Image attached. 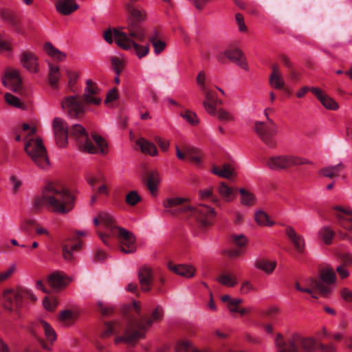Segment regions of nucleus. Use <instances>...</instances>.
I'll list each match as a JSON object with an SVG mask.
<instances>
[{
  "label": "nucleus",
  "mask_w": 352,
  "mask_h": 352,
  "mask_svg": "<svg viewBox=\"0 0 352 352\" xmlns=\"http://www.w3.org/2000/svg\"><path fill=\"white\" fill-rule=\"evenodd\" d=\"M74 205V197L61 184L56 182L47 184L41 196L33 199L32 208L40 210L43 206L56 214L69 212Z\"/></svg>",
  "instance_id": "nucleus-1"
},
{
  "label": "nucleus",
  "mask_w": 352,
  "mask_h": 352,
  "mask_svg": "<svg viewBox=\"0 0 352 352\" xmlns=\"http://www.w3.org/2000/svg\"><path fill=\"white\" fill-rule=\"evenodd\" d=\"M164 316L163 309L158 305L152 311L150 318H142L133 320L124 331V336H117L115 344L124 342L128 344H133L138 339L144 337L146 331L154 323L160 321Z\"/></svg>",
  "instance_id": "nucleus-2"
},
{
  "label": "nucleus",
  "mask_w": 352,
  "mask_h": 352,
  "mask_svg": "<svg viewBox=\"0 0 352 352\" xmlns=\"http://www.w3.org/2000/svg\"><path fill=\"white\" fill-rule=\"evenodd\" d=\"M103 37L109 44H111L115 41L117 45L122 49L133 50L139 58L147 56L150 51L148 44L144 45L138 44L135 42L137 40L131 37L126 32H124L116 28L109 29L105 31Z\"/></svg>",
  "instance_id": "nucleus-3"
},
{
  "label": "nucleus",
  "mask_w": 352,
  "mask_h": 352,
  "mask_svg": "<svg viewBox=\"0 0 352 352\" xmlns=\"http://www.w3.org/2000/svg\"><path fill=\"white\" fill-rule=\"evenodd\" d=\"M25 151L40 168L47 170L50 166L47 151L41 138L27 135L24 139Z\"/></svg>",
  "instance_id": "nucleus-4"
},
{
  "label": "nucleus",
  "mask_w": 352,
  "mask_h": 352,
  "mask_svg": "<svg viewBox=\"0 0 352 352\" xmlns=\"http://www.w3.org/2000/svg\"><path fill=\"white\" fill-rule=\"evenodd\" d=\"M130 14L128 25L124 28L128 34L137 41L143 42L146 38V30L141 23L146 19V14L143 9L132 4L127 6Z\"/></svg>",
  "instance_id": "nucleus-5"
},
{
  "label": "nucleus",
  "mask_w": 352,
  "mask_h": 352,
  "mask_svg": "<svg viewBox=\"0 0 352 352\" xmlns=\"http://www.w3.org/2000/svg\"><path fill=\"white\" fill-rule=\"evenodd\" d=\"M267 118V122L257 121L254 124V131L261 140L269 148H274L276 146L275 135L277 134V126L273 120L268 118L267 113L265 112Z\"/></svg>",
  "instance_id": "nucleus-6"
},
{
  "label": "nucleus",
  "mask_w": 352,
  "mask_h": 352,
  "mask_svg": "<svg viewBox=\"0 0 352 352\" xmlns=\"http://www.w3.org/2000/svg\"><path fill=\"white\" fill-rule=\"evenodd\" d=\"M307 159L292 155H276L271 157L267 161V166L272 170H282L292 166L311 164Z\"/></svg>",
  "instance_id": "nucleus-7"
},
{
  "label": "nucleus",
  "mask_w": 352,
  "mask_h": 352,
  "mask_svg": "<svg viewBox=\"0 0 352 352\" xmlns=\"http://www.w3.org/2000/svg\"><path fill=\"white\" fill-rule=\"evenodd\" d=\"M31 331L32 335L37 338L41 346L47 350L51 351L52 348L49 346L43 339L39 337V333L43 332L46 340L53 343L56 340V333L52 327L46 321L38 320L35 321L32 326Z\"/></svg>",
  "instance_id": "nucleus-8"
},
{
  "label": "nucleus",
  "mask_w": 352,
  "mask_h": 352,
  "mask_svg": "<svg viewBox=\"0 0 352 352\" xmlns=\"http://www.w3.org/2000/svg\"><path fill=\"white\" fill-rule=\"evenodd\" d=\"M320 284V296L329 297L335 289L337 276L335 270L330 267H325L320 270L319 278Z\"/></svg>",
  "instance_id": "nucleus-9"
},
{
  "label": "nucleus",
  "mask_w": 352,
  "mask_h": 352,
  "mask_svg": "<svg viewBox=\"0 0 352 352\" xmlns=\"http://www.w3.org/2000/svg\"><path fill=\"white\" fill-rule=\"evenodd\" d=\"M69 134L74 136L79 148L89 153H96L97 150L91 140L89 138L85 129L80 124H74L70 129Z\"/></svg>",
  "instance_id": "nucleus-10"
},
{
  "label": "nucleus",
  "mask_w": 352,
  "mask_h": 352,
  "mask_svg": "<svg viewBox=\"0 0 352 352\" xmlns=\"http://www.w3.org/2000/svg\"><path fill=\"white\" fill-rule=\"evenodd\" d=\"M63 110L71 118H79L85 111V104L78 96H69L63 98L61 102Z\"/></svg>",
  "instance_id": "nucleus-11"
},
{
  "label": "nucleus",
  "mask_w": 352,
  "mask_h": 352,
  "mask_svg": "<svg viewBox=\"0 0 352 352\" xmlns=\"http://www.w3.org/2000/svg\"><path fill=\"white\" fill-rule=\"evenodd\" d=\"M217 60L221 63H224L226 58H228L230 61L237 64L244 70L248 71L249 69L245 54L239 48H228L224 52L219 53L217 56Z\"/></svg>",
  "instance_id": "nucleus-12"
},
{
  "label": "nucleus",
  "mask_w": 352,
  "mask_h": 352,
  "mask_svg": "<svg viewBox=\"0 0 352 352\" xmlns=\"http://www.w3.org/2000/svg\"><path fill=\"white\" fill-rule=\"evenodd\" d=\"M113 236L119 240L121 252L124 254H131L136 251V239L131 232L121 228Z\"/></svg>",
  "instance_id": "nucleus-13"
},
{
  "label": "nucleus",
  "mask_w": 352,
  "mask_h": 352,
  "mask_svg": "<svg viewBox=\"0 0 352 352\" xmlns=\"http://www.w3.org/2000/svg\"><path fill=\"white\" fill-rule=\"evenodd\" d=\"M188 201V199L183 197H168L162 203L164 212L172 215L188 212L190 210V207L186 204Z\"/></svg>",
  "instance_id": "nucleus-14"
},
{
  "label": "nucleus",
  "mask_w": 352,
  "mask_h": 352,
  "mask_svg": "<svg viewBox=\"0 0 352 352\" xmlns=\"http://www.w3.org/2000/svg\"><path fill=\"white\" fill-rule=\"evenodd\" d=\"M3 298V307L9 311H16L23 305V300L20 287L4 291Z\"/></svg>",
  "instance_id": "nucleus-15"
},
{
  "label": "nucleus",
  "mask_w": 352,
  "mask_h": 352,
  "mask_svg": "<svg viewBox=\"0 0 352 352\" xmlns=\"http://www.w3.org/2000/svg\"><path fill=\"white\" fill-rule=\"evenodd\" d=\"M100 89L96 82L88 79L86 81V87L82 100L85 104L99 105L102 102V98L100 96Z\"/></svg>",
  "instance_id": "nucleus-16"
},
{
  "label": "nucleus",
  "mask_w": 352,
  "mask_h": 352,
  "mask_svg": "<svg viewBox=\"0 0 352 352\" xmlns=\"http://www.w3.org/2000/svg\"><path fill=\"white\" fill-rule=\"evenodd\" d=\"M295 288L299 292L310 294L314 298H318V295L320 296L321 287L317 278L309 277L302 280L301 282L297 281L295 283Z\"/></svg>",
  "instance_id": "nucleus-17"
},
{
  "label": "nucleus",
  "mask_w": 352,
  "mask_h": 352,
  "mask_svg": "<svg viewBox=\"0 0 352 352\" xmlns=\"http://www.w3.org/2000/svg\"><path fill=\"white\" fill-rule=\"evenodd\" d=\"M189 211L204 226L210 225L216 214L214 208L206 204H199L193 209L190 208Z\"/></svg>",
  "instance_id": "nucleus-18"
},
{
  "label": "nucleus",
  "mask_w": 352,
  "mask_h": 352,
  "mask_svg": "<svg viewBox=\"0 0 352 352\" xmlns=\"http://www.w3.org/2000/svg\"><path fill=\"white\" fill-rule=\"evenodd\" d=\"M52 126L56 141L59 147H64L67 144L68 128L66 122L60 118H55Z\"/></svg>",
  "instance_id": "nucleus-19"
},
{
  "label": "nucleus",
  "mask_w": 352,
  "mask_h": 352,
  "mask_svg": "<svg viewBox=\"0 0 352 352\" xmlns=\"http://www.w3.org/2000/svg\"><path fill=\"white\" fill-rule=\"evenodd\" d=\"M95 226L102 225L113 236L121 227L117 226L114 217L108 212H100L94 219Z\"/></svg>",
  "instance_id": "nucleus-20"
},
{
  "label": "nucleus",
  "mask_w": 352,
  "mask_h": 352,
  "mask_svg": "<svg viewBox=\"0 0 352 352\" xmlns=\"http://www.w3.org/2000/svg\"><path fill=\"white\" fill-rule=\"evenodd\" d=\"M3 83L14 92L20 91L22 80L19 71L14 68H8L3 77Z\"/></svg>",
  "instance_id": "nucleus-21"
},
{
  "label": "nucleus",
  "mask_w": 352,
  "mask_h": 352,
  "mask_svg": "<svg viewBox=\"0 0 352 352\" xmlns=\"http://www.w3.org/2000/svg\"><path fill=\"white\" fill-rule=\"evenodd\" d=\"M138 280L142 291L148 292L151 289L153 277L152 270L149 266L144 265L139 269Z\"/></svg>",
  "instance_id": "nucleus-22"
},
{
  "label": "nucleus",
  "mask_w": 352,
  "mask_h": 352,
  "mask_svg": "<svg viewBox=\"0 0 352 352\" xmlns=\"http://www.w3.org/2000/svg\"><path fill=\"white\" fill-rule=\"evenodd\" d=\"M334 209L339 212L337 214V217L339 221L340 225L352 232V211L348 208H344L341 206H336Z\"/></svg>",
  "instance_id": "nucleus-23"
},
{
  "label": "nucleus",
  "mask_w": 352,
  "mask_h": 352,
  "mask_svg": "<svg viewBox=\"0 0 352 352\" xmlns=\"http://www.w3.org/2000/svg\"><path fill=\"white\" fill-rule=\"evenodd\" d=\"M168 270L175 274L186 278H190L195 274V268L190 265L179 264L174 265L172 262H169L167 265Z\"/></svg>",
  "instance_id": "nucleus-24"
},
{
  "label": "nucleus",
  "mask_w": 352,
  "mask_h": 352,
  "mask_svg": "<svg viewBox=\"0 0 352 352\" xmlns=\"http://www.w3.org/2000/svg\"><path fill=\"white\" fill-rule=\"evenodd\" d=\"M36 56L31 52H23L21 56L22 66L30 72L36 73L38 70Z\"/></svg>",
  "instance_id": "nucleus-25"
},
{
  "label": "nucleus",
  "mask_w": 352,
  "mask_h": 352,
  "mask_svg": "<svg viewBox=\"0 0 352 352\" xmlns=\"http://www.w3.org/2000/svg\"><path fill=\"white\" fill-rule=\"evenodd\" d=\"M311 93L317 97L326 109L333 111H336L339 109L338 103L324 94L320 89L313 88L311 89Z\"/></svg>",
  "instance_id": "nucleus-26"
},
{
  "label": "nucleus",
  "mask_w": 352,
  "mask_h": 352,
  "mask_svg": "<svg viewBox=\"0 0 352 352\" xmlns=\"http://www.w3.org/2000/svg\"><path fill=\"white\" fill-rule=\"evenodd\" d=\"M205 95V100L203 105L206 111L212 116L215 115L217 105V96L216 94L210 89L202 92Z\"/></svg>",
  "instance_id": "nucleus-27"
},
{
  "label": "nucleus",
  "mask_w": 352,
  "mask_h": 352,
  "mask_svg": "<svg viewBox=\"0 0 352 352\" xmlns=\"http://www.w3.org/2000/svg\"><path fill=\"white\" fill-rule=\"evenodd\" d=\"M285 234L294 245L296 250L299 253H302L305 248V241L302 236L298 234L291 226L287 227Z\"/></svg>",
  "instance_id": "nucleus-28"
},
{
  "label": "nucleus",
  "mask_w": 352,
  "mask_h": 352,
  "mask_svg": "<svg viewBox=\"0 0 352 352\" xmlns=\"http://www.w3.org/2000/svg\"><path fill=\"white\" fill-rule=\"evenodd\" d=\"M271 87L276 89H283L285 85L278 64L272 66V73L269 79Z\"/></svg>",
  "instance_id": "nucleus-29"
},
{
  "label": "nucleus",
  "mask_w": 352,
  "mask_h": 352,
  "mask_svg": "<svg viewBox=\"0 0 352 352\" xmlns=\"http://www.w3.org/2000/svg\"><path fill=\"white\" fill-rule=\"evenodd\" d=\"M1 16L3 20L11 25L15 32L19 34L23 33L19 19L15 13L9 10H2Z\"/></svg>",
  "instance_id": "nucleus-30"
},
{
  "label": "nucleus",
  "mask_w": 352,
  "mask_h": 352,
  "mask_svg": "<svg viewBox=\"0 0 352 352\" xmlns=\"http://www.w3.org/2000/svg\"><path fill=\"white\" fill-rule=\"evenodd\" d=\"M78 8L74 0H58L56 10L63 15H69Z\"/></svg>",
  "instance_id": "nucleus-31"
},
{
  "label": "nucleus",
  "mask_w": 352,
  "mask_h": 352,
  "mask_svg": "<svg viewBox=\"0 0 352 352\" xmlns=\"http://www.w3.org/2000/svg\"><path fill=\"white\" fill-rule=\"evenodd\" d=\"M48 282L54 289L60 290L66 287L69 281L63 274L56 272L49 276Z\"/></svg>",
  "instance_id": "nucleus-32"
},
{
  "label": "nucleus",
  "mask_w": 352,
  "mask_h": 352,
  "mask_svg": "<svg viewBox=\"0 0 352 352\" xmlns=\"http://www.w3.org/2000/svg\"><path fill=\"white\" fill-rule=\"evenodd\" d=\"M182 150L185 152L186 157H188L192 162L196 165L201 164L202 154L197 148L188 145H184L182 146Z\"/></svg>",
  "instance_id": "nucleus-33"
},
{
  "label": "nucleus",
  "mask_w": 352,
  "mask_h": 352,
  "mask_svg": "<svg viewBox=\"0 0 352 352\" xmlns=\"http://www.w3.org/2000/svg\"><path fill=\"white\" fill-rule=\"evenodd\" d=\"M344 167V166L342 163H340L335 166H326L321 168L318 171V174L322 177L331 179L335 177H338L339 175L340 170L343 169Z\"/></svg>",
  "instance_id": "nucleus-34"
},
{
  "label": "nucleus",
  "mask_w": 352,
  "mask_h": 352,
  "mask_svg": "<svg viewBox=\"0 0 352 352\" xmlns=\"http://www.w3.org/2000/svg\"><path fill=\"white\" fill-rule=\"evenodd\" d=\"M160 180V175L159 173L156 171L151 172L147 178V188L149 190L151 194L153 196H155L157 193Z\"/></svg>",
  "instance_id": "nucleus-35"
},
{
  "label": "nucleus",
  "mask_w": 352,
  "mask_h": 352,
  "mask_svg": "<svg viewBox=\"0 0 352 352\" xmlns=\"http://www.w3.org/2000/svg\"><path fill=\"white\" fill-rule=\"evenodd\" d=\"M217 190L221 197L226 202L232 201L234 199V190L224 182L219 184Z\"/></svg>",
  "instance_id": "nucleus-36"
},
{
  "label": "nucleus",
  "mask_w": 352,
  "mask_h": 352,
  "mask_svg": "<svg viewBox=\"0 0 352 352\" xmlns=\"http://www.w3.org/2000/svg\"><path fill=\"white\" fill-rule=\"evenodd\" d=\"M141 151L146 154H148L151 156H155L157 154V150L155 145L151 143L144 138H140L136 142Z\"/></svg>",
  "instance_id": "nucleus-37"
},
{
  "label": "nucleus",
  "mask_w": 352,
  "mask_h": 352,
  "mask_svg": "<svg viewBox=\"0 0 352 352\" xmlns=\"http://www.w3.org/2000/svg\"><path fill=\"white\" fill-rule=\"evenodd\" d=\"M81 241H78L74 244H70L69 241H67L63 245V254L66 261H71L73 260L72 252L78 250L80 248Z\"/></svg>",
  "instance_id": "nucleus-38"
},
{
  "label": "nucleus",
  "mask_w": 352,
  "mask_h": 352,
  "mask_svg": "<svg viewBox=\"0 0 352 352\" xmlns=\"http://www.w3.org/2000/svg\"><path fill=\"white\" fill-rule=\"evenodd\" d=\"M212 173L221 177L230 179L233 176L234 170L230 164H225L222 167L214 166Z\"/></svg>",
  "instance_id": "nucleus-39"
},
{
  "label": "nucleus",
  "mask_w": 352,
  "mask_h": 352,
  "mask_svg": "<svg viewBox=\"0 0 352 352\" xmlns=\"http://www.w3.org/2000/svg\"><path fill=\"white\" fill-rule=\"evenodd\" d=\"M148 42L152 44L154 48V53L159 55L166 47V43L158 38V34L155 32L154 34L148 38Z\"/></svg>",
  "instance_id": "nucleus-40"
},
{
  "label": "nucleus",
  "mask_w": 352,
  "mask_h": 352,
  "mask_svg": "<svg viewBox=\"0 0 352 352\" xmlns=\"http://www.w3.org/2000/svg\"><path fill=\"white\" fill-rule=\"evenodd\" d=\"M45 52L51 57L56 58L58 60H64L66 58V54L57 48H56L50 42H47L44 45Z\"/></svg>",
  "instance_id": "nucleus-41"
},
{
  "label": "nucleus",
  "mask_w": 352,
  "mask_h": 352,
  "mask_svg": "<svg viewBox=\"0 0 352 352\" xmlns=\"http://www.w3.org/2000/svg\"><path fill=\"white\" fill-rule=\"evenodd\" d=\"M120 331V325L118 322H107L104 324V329L102 331V338H107L113 334H117Z\"/></svg>",
  "instance_id": "nucleus-42"
},
{
  "label": "nucleus",
  "mask_w": 352,
  "mask_h": 352,
  "mask_svg": "<svg viewBox=\"0 0 352 352\" xmlns=\"http://www.w3.org/2000/svg\"><path fill=\"white\" fill-rule=\"evenodd\" d=\"M50 72H49V82L51 87L56 88L58 84V82L60 78V73L59 71V68L56 65H54L52 64L49 65Z\"/></svg>",
  "instance_id": "nucleus-43"
},
{
  "label": "nucleus",
  "mask_w": 352,
  "mask_h": 352,
  "mask_svg": "<svg viewBox=\"0 0 352 352\" xmlns=\"http://www.w3.org/2000/svg\"><path fill=\"white\" fill-rule=\"evenodd\" d=\"M217 280L221 285L229 287H234L238 283L236 276L232 274H221L217 278Z\"/></svg>",
  "instance_id": "nucleus-44"
},
{
  "label": "nucleus",
  "mask_w": 352,
  "mask_h": 352,
  "mask_svg": "<svg viewBox=\"0 0 352 352\" xmlns=\"http://www.w3.org/2000/svg\"><path fill=\"white\" fill-rule=\"evenodd\" d=\"M239 192L241 195V204L247 206H252L255 204L256 197L252 192L248 191L243 188H240Z\"/></svg>",
  "instance_id": "nucleus-45"
},
{
  "label": "nucleus",
  "mask_w": 352,
  "mask_h": 352,
  "mask_svg": "<svg viewBox=\"0 0 352 352\" xmlns=\"http://www.w3.org/2000/svg\"><path fill=\"white\" fill-rule=\"evenodd\" d=\"M256 222L261 226H271L274 222L270 219V217L263 211L258 210L255 213Z\"/></svg>",
  "instance_id": "nucleus-46"
},
{
  "label": "nucleus",
  "mask_w": 352,
  "mask_h": 352,
  "mask_svg": "<svg viewBox=\"0 0 352 352\" xmlns=\"http://www.w3.org/2000/svg\"><path fill=\"white\" fill-rule=\"evenodd\" d=\"M335 232L329 227H323L319 231V236L323 242L329 245L332 243Z\"/></svg>",
  "instance_id": "nucleus-47"
},
{
  "label": "nucleus",
  "mask_w": 352,
  "mask_h": 352,
  "mask_svg": "<svg viewBox=\"0 0 352 352\" xmlns=\"http://www.w3.org/2000/svg\"><path fill=\"white\" fill-rule=\"evenodd\" d=\"M91 137L97 145V146H95V148L97 150L96 153L99 151L100 153L102 154L107 153V144L106 140L102 136L97 135L96 133H93Z\"/></svg>",
  "instance_id": "nucleus-48"
},
{
  "label": "nucleus",
  "mask_w": 352,
  "mask_h": 352,
  "mask_svg": "<svg viewBox=\"0 0 352 352\" xmlns=\"http://www.w3.org/2000/svg\"><path fill=\"white\" fill-rule=\"evenodd\" d=\"M215 114L217 115L218 119L223 122H234L235 120L232 113L223 108L217 110Z\"/></svg>",
  "instance_id": "nucleus-49"
},
{
  "label": "nucleus",
  "mask_w": 352,
  "mask_h": 352,
  "mask_svg": "<svg viewBox=\"0 0 352 352\" xmlns=\"http://www.w3.org/2000/svg\"><path fill=\"white\" fill-rule=\"evenodd\" d=\"M256 267L266 273L271 274L276 267V262L260 260L256 263Z\"/></svg>",
  "instance_id": "nucleus-50"
},
{
  "label": "nucleus",
  "mask_w": 352,
  "mask_h": 352,
  "mask_svg": "<svg viewBox=\"0 0 352 352\" xmlns=\"http://www.w3.org/2000/svg\"><path fill=\"white\" fill-rule=\"evenodd\" d=\"M230 241L233 245L237 246L239 248H243L248 244V238L243 234H232L230 236Z\"/></svg>",
  "instance_id": "nucleus-51"
},
{
  "label": "nucleus",
  "mask_w": 352,
  "mask_h": 352,
  "mask_svg": "<svg viewBox=\"0 0 352 352\" xmlns=\"http://www.w3.org/2000/svg\"><path fill=\"white\" fill-rule=\"evenodd\" d=\"M74 320V316L72 311L64 310L62 311L58 316L59 322H62L64 325L70 324Z\"/></svg>",
  "instance_id": "nucleus-52"
},
{
  "label": "nucleus",
  "mask_w": 352,
  "mask_h": 352,
  "mask_svg": "<svg viewBox=\"0 0 352 352\" xmlns=\"http://www.w3.org/2000/svg\"><path fill=\"white\" fill-rule=\"evenodd\" d=\"M141 201V197L135 190H132L129 192L125 199L126 203L131 206L136 205L138 202Z\"/></svg>",
  "instance_id": "nucleus-53"
},
{
  "label": "nucleus",
  "mask_w": 352,
  "mask_h": 352,
  "mask_svg": "<svg viewBox=\"0 0 352 352\" xmlns=\"http://www.w3.org/2000/svg\"><path fill=\"white\" fill-rule=\"evenodd\" d=\"M199 195L203 199H209L216 204H220L219 199L213 195L212 190L211 188L201 190L199 191Z\"/></svg>",
  "instance_id": "nucleus-54"
},
{
  "label": "nucleus",
  "mask_w": 352,
  "mask_h": 352,
  "mask_svg": "<svg viewBox=\"0 0 352 352\" xmlns=\"http://www.w3.org/2000/svg\"><path fill=\"white\" fill-rule=\"evenodd\" d=\"M16 265H12L6 270L0 272V284L8 280L16 272Z\"/></svg>",
  "instance_id": "nucleus-55"
},
{
  "label": "nucleus",
  "mask_w": 352,
  "mask_h": 352,
  "mask_svg": "<svg viewBox=\"0 0 352 352\" xmlns=\"http://www.w3.org/2000/svg\"><path fill=\"white\" fill-rule=\"evenodd\" d=\"M111 62L116 75L120 76L123 69V60L118 57L113 56L111 58Z\"/></svg>",
  "instance_id": "nucleus-56"
},
{
  "label": "nucleus",
  "mask_w": 352,
  "mask_h": 352,
  "mask_svg": "<svg viewBox=\"0 0 352 352\" xmlns=\"http://www.w3.org/2000/svg\"><path fill=\"white\" fill-rule=\"evenodd\" d=\"M180 115L191 125L195 126L199 123L197 115L190 111H186L184 113H181Z\"/></svg>",
  "instance_id": "nucleus-57"
},
{
  "label": "nucleus",
  "mask_w": 352,
  "mask_h": 352,
  "mask_svg": "<svg viewBox=\"0 0 352 352\" xmlns=\"http://www.w3.org/2000/svg\"><path fill=\"white\" fill-rule=\"evenodd\" d=\"M191 347V342L182 340L177 342L175 346V352H188Z\"/></svg>",
  "instance_id": "nucleus-58"
},
{
  "label": "nucleus",
  "mask_w": 352,
  "mask_h": 352,
  "mask_svg": "<svg viewBox=\"0 0 352 352\" xmlns=\"http://www.w3.org/2000/svg\"><path fill=\"white\" fill-rule=\"evenodd\" d=\"M196 81L202 92L210 89L206 85V74L204 72H199Z\"/></svg>",
  "instance_id": "nucleus-59"
},
{
  "label": "nucleus",
  "mask_w": 352,
  "mask_h": 352,
  "mask_svg": "<svg viewBox=\"0 0 352 352\" xmlns=\"http://www.w3.org/2000/svg\"><path fill=\"white\" fill-rule=\"evenodd\" d=\"M4 98H5V100L6 101V102L12 106V107H21V102L19 100V99L16 97L15 96L10 94V93H6L4 96Z\"/></svg>",
  "instance_id": "nucleus-60"
},
{
  "label": "nucleus",
  "mask_w": 352,
  "mask_h": 352,
  "mask_svg": "<svg viewBox=\"0 0 352 352\" xmlns=\"http://www.w3.org/2000/svg\"><path fill=\"white\" fill-rule=\"evenodd\" d=\"M36 225V221L32 219H26L21 221L20 225L21 230L24 232H29L33 226Z\"/></svg>",
  "instance_id": "nucleus-61"
},
{
  "label": "nucleus",
  "mask_w": 352,
  "mask_h": 352,
  "mask_svg": "<svg viewBox=\"0 0 352 352\" xmlns=\"http://www.w3.org/2000/svg\"><path fill=\"white\" fill-rule=\"evenodd\" d=\"M58 304L57 300L56 298H50L48 297H45L43 301V305L44 307L48 311H53L56 307Z\"/></svg>",
  "instance_id": "nucleus-62"
},
{
  "label": "nucleus",
  "mask_w": 352,
  "mask_h": 352,
  "mask_svg": "<svg viewBox=\"0 0 352 352\" xmlns=\"http://www.w3.org/2000/svg\"><path fill=\"white\" fill-rule=\"evenodd\" d=\"M342 265L346 267H352V253L351 252H344L340 254L339 256Z\"/></svg>",
  "instance_id": "nucleus-63"
},
{
  "label": "nucleus",
  "mask_w": 352,
  "mask_h": 352,
  "mask_svg": "<svg viewBox=\"0 0 352 352\" xmlns=\"http://www.w3.org/2000/svg\"><path fill=\"white\" fill-rule=\"evenodd\" d=\"M347 267L342 264L336 267V271L341 279H346L349 276L350 272Z\"/></svg>",
  "instance_id": "nucleus-64"
}]
</instances>
